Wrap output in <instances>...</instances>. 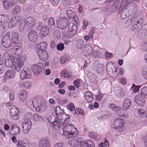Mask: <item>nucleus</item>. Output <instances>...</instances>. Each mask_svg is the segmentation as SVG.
<instances>
[{
    "label": "nucleus",
    "mask_w": 147,
    "mask_h": 147,
    "mask_svg": "<svg viewBox=\"0 0 147 147\" xmlns=\"http://www.w3.org/2000/svg\"><path fill=\"white\" fill-rule=\"evenodd\" d=\"M62 125V130L60 133L62 135H64L66 136L69 135H74L77 136L78 135V132L76 129L75 128L74 125L69 123H64L61 124V125Z\"/></svg>",
    "instance_id": "1"
},
{
    "label": "nucleus",
    "mask_w": 147,
    "mask_h": 147,
    "mask_svg": "<svg viewBox=\"0 0 147 147\" xmlns=\"http://www.w3.org/2000/svg\"><path fill=\"white\" fill-rule=\"evenodd\" d=\"M125 121L121 119H116L112 127L115 130L119 132L124 131L126 129L125 126Z\"/></svg>",
    "instance_id": "2"
},
{
    "label": "nucleus",
    "mask_w": 147,
    "mask_h": 147,
    "mask_svg": "<svg viewBox=\"0 0 147 147\" xmlns=\"http://www.w3.org/2000/svg\"><path fill=\"white\" fill-rule=\"evenodd\" d=\"M109 107L115 111L117 115L123 118H127L128 115L127 113L124 110H121V107L116 106L115 104L111 103L109 105Z\"/></svg>",
    "instance_id": "3"
},
{
    "label": "nucleus",
    "mask_w": 147,
    "mask_h": 147,
    "mask_svg": "<svg viewBox=\"0 0 147 147\" xmlns=\"http://www.w3.org/2000/svg\"><path fill=\"white\" fill-rule=\"evenodd\" d=\"M9 20L7 15L1 14L0 15V32L3 35L5 33V27L4 23H6Z\"/></svg>",
    "instance_id": "4"
},
{
    "label": "nucleus",
    "mask_w": 147,
    "mask_h": 147,
    "mask_svg": "<svg viewBox=\"0 0 147 147\" xmlns=\"http://www.w3.org/2000/svg\"><path fill=\"white\" fill-rule=\"evenodd\" d=\"M10 32H8L3 36L2 41L1 44L5 48H9L11 45L12 41L10 38Z\"/></svg>",
    "instance_id": "5"
},
{
    "label": "nucleus",
    "mask_w": 147,
    "mask_h": 147,
    "mask_svg": "<svg viewBox=\"0 0 147 147\" xmlns=\"http://www.w3.org/2000/svg\"><path fill=\"white\" fill-rule=\"evenodd\" d=\"M93 49L91 44H86L82 49V54L84 56L88 57L90 56L93 51Z\"/></svg>",
    "instance_id": "6"
},
{
    "label": "nucleus",
    "mask_w": 147,
    "mask_h": 147,
    "mask_svg": "<svg viewBox=\"0 0 147 147\" xmlns=\"http://www.w3.org/2000/svg\"><path fill=\"white\" fill-rule=\"evenodd\" d=\"M20 112L18 109L15 106H13L10 110L9 114L11 117L15 120L19 118Z\"/></svg>",
    "instance_id": "7"
},
{
    "label": "nucleus",
    "mask_w": 147,
    "mask_h": 147,
    "mask_svg": "<svg viewBox=\"0 0 147 147\" xmlns=\"http://www.w3.org/2000/svg\"><path fill=\"white\" fill-rule=\"evenodd\" d=\"M67 18L65 16L59 19L57 23L58 27L61 29H65L67 24Z\"/></svg>",
    "instance_id": "8"
},
{
    "label": "nucleus",
    "mask_w": 147,
    "mask_h": 147,
    "mask_svg": "<svg viewBox=\"0 0 147 147\" xmlns=\"http://www.w3.org/2000/svg\"><path fill=\"white\" fill-rule=\"evenodd\" d=\"M135 99L136 103L140 106H143L146 102V97L141 93L137 95Z\"/></svg>",
    "instance_id": "9"
},
{
    "label": "nucleus",
    "mask_w": 147,
    "mask_h": 147,
    "mask_svg": "<svg viewBox=\"0 0 147 147\" xmlns=\"http://www.w3.org/2000/svg\"><path fill=\"white\" fill-rule=\"evenodd\" d=\"M66 12L67 16L70 19L72 18L73 22H74L76 24H78L79 22L78 18L74 11L70 9H68L66 11Z\"/></svg>",
    "instance_id": "10"
},
{
    "label": "nucleus",
    "mask_w": 147,
    "mask_h": 147,
    "mask_svg": "<svg viewBox=\"0 0 147 147\" xmlns=\"http://www.w3.org/2000/svg\"><path fill=\"white\" fill-rule=\"evenodd\" d=\"M34 101L35 110L39 112L42 108V103L41 100L38 96H35L33 98Z\"/></svg>",
    "instance_id": "11"
},
{
    "label": "nucleus",
    "mask_w": 147,
    "mask_h": 147,
    "mask_svg": "<svg viewBox=\"0 0 147 147\" xmlns=\"http://www.w3.org/2000/svg\"><path fill=\"white\" fill-rule=\"evenodd\" d=\"M32 124L31 121L30 120H27L23 122L22 125L23 133L27 134L31 128Z\"/></svg>",
    "instance_id": "12"
},
{
    "label": "nucleus",
    "mask_w": 147,
    "mask_h": 147,
    "mask_svg": "<svg viewBox=\"0 0 147 147\" xmlns=\"http://www.w3.org/2000/svg\"><path fill=\"white\" fill-rule=\"evenodd\" d=\"M79 144L81 147H95L93 142L91 140H84L81 138Z\"/></svg>",
    "instance_id": "13"
},
{
    "label": "nucleus",
    "mask_w": 147,
    "mask_h": 147,
    "mask_svg": "<svg viewBox=\"0 0 147 147\" xmlns=\"http://www.w3.org/2000/svg\"><path fill=\"white\" fill-rule=\"evenodd\" d=\"M21 18L20 16H16L12 17L8 24L9 28H11L16 26L18 24Z\"/></svg>",
    "instance_id": "14"
},
{
    "label": "nucleus",
    "mask_w": 147,
    "mask_h": 147,
    "mask_svg": "<svg viewBox=\"0 0 147 147\" xmlns=\"http://www.w3.org/2000/svg\"><path fill=\"white\" fill-rule=\"evenodd\" d=\"M14 65L12 66V69L15 71L19 72L21 68L24 65L23 61L20 58L18 59L16 61H15Z\"/></svg>",
    "instance_id": "15"
},
{
    "label": "nucleus",
    "mask_w": 147,
    "mask_h": 147,
    "mask_svg": "<svg viewBox=\"0 0 147 147\" xmlns=\"http://www.w3.org/2000/svg\"><path fill=\"white\" fill-rule=\"evenodd\" d=\"M28 37L30 41L34 42L37 39L38 34L35 31L32 30L29 31L28 34Z\"/></svg>",
    "instance_id": "16"
},
{
    "label": "nucleus",
    "mask_w": 147,
    "mask_h": 147,
    "mask_svg": "<svg viewBox=\"0 0 147 147\" xmlns=\"http://www.w3.org/2000/svg\"><path fill=\"white\" fill-rule=\"evenodd\" d=\"M77 24L75 23L74 22H71L69 24L68 30L70 32V34L74 35L77 33L78 28L76 24Z\"/></svg>",
    "instance_id": "17"
},
{
    "label": "nucleus",
    "mask_w": 147,
    "mask_h": 147,
    "mask_svg": "<svg viewBox=\"0 0 147 147\" xmlns=\"http://www.w3.org/2000/svg\"><path fill=\"white\" fill-rule=\"evenodd\" d=\"M38 145L39 147H50L51 144L47 138H42L39 140Z\"/></svg>",
    "instance_id": "18"
},
{
    "label": "nucleus",
    "mask_w": 147,
    "mask_h": 147,
    "mask_svg": "<svg viewBox=\"0 0 147 147\" xmlns=\"http://www.w3.org/2000/svg\"><path fill=\"white\" fill-rule=\"evenodd\" d=\"M37 53L39 55L40 59L43 61L47 60L49 57L48 53L45 50H38Z\"/></svg>",
    "instance_id": "19"
},
{
    "label": "nucleus",
    "mask_w": 147,
    "mask_h": 147,
    "mask_svg": "<svg viewBox=\"0 0 147 147\" xmlns=\"http://www.w3.org/2000/svg\"><path fill=\"white\" fill-rule=\"evenodd\" d=\"M20 132V128L17 125H14L11 127L9 131V134L11 135L18 134Z\"/></svg>",
    "instance_id": "20"
},
{
    "label": "nucleus",
    "mask_w": 147,
    "mask_h": 147,
    "mask_svg": "<svg viewBox=\"0 0 147 147\" xmlns=\"http://www.w3.org/2000/svg\"><path fill=\"white\" fill-rule=\"evenodd\" d=\"M15 59L13 56L9 57L7 59H5V64L7 67H11L14 65Z\"/></svg>",
    "instance_id": "21"
},
{
    "label": "nucleus",
    "mask_w": 147,
    "mask_h": 147,
    "mask_svg": "<svg viewBox=\"0 0 147 147\" xmlns=\"http://www.w3.org/2000/svg\"><path fill=\"white\" fill-rule=\"evenodd\" d=\"M32 71L34 74H40L41 72L44 73L45 69H42L41 67L36 65H33L31 67Z\"/></svg>",
    "instance_id": "22"
},
{
    "label": "nucleus",
    "mask_w": 147,
    "mask_h": 147,
    "mask_svg": "<svg viewBox=\"0 0 147 147\" xmlns=\"http://www.w3.org/2000/svg\"><path fill=\"white\" fill-rule=\"evenodd\" d=\"M147 36V30L144 28L140 29L137 33V37L140 39H143Z\"/></svg>",
    "instance_id": "23"
},
{
    "label": "nucleus",
    "mask_w": 147,
    "mask_h": 147,
    "mask_svg": "<svg viewBox=\"0 0 147 147\" xmlns=\"http://www.w3.org/2000/svg\"><path fill=\"white\" fill-rule=\"evenodd\" d=\"M135 113L137 116H140L145 118H147V114L143 109H136L135 110Z\"/></svg>",
    "instance_id": "24"
},
{
    "label": "nucleus",
    "mask_w": 147,
    "mask_h": 147,
    "mask_svg": "<svg viewBox=\"0 0 147 147\" xmlns=\"http://www.w3.org/2000/svg\"><path fill=\"white\" fill-rule=\"evenodd\" d=\"M84 97L86 101L90 102L94 99L93 94L89 91H86L84 94Z\"/></svg>",
    "instance_id": "25"
},
{
    "label": "nucleus",
    "mask_w": 147,
    "mask_h": 147,
    "mask_svg": "<svg viewBox=\"0 0 147 147\" xmlns=\"http://www.w3.org/2000/svg\"><path fill=\"white\" fill-rule=\"evenodd\" d=\"M35 24V20L33 18L29 17L26 19V24L28 27L32 28L34 27Z\"/></svg>",
    "instance_id": "26"
},
{
    "label": "nucleus",
    "mask_w": 147,
    "mask_h": 147,
    "mask_svg": "<svg viewBox=\"0 0 147 147\" xmlns=\"http://www.w3.org/2000/svg\"><path fill=\"white\" fill-rule=\"evenodd\" d=\"M51 118L52 119V117H49L48 119V121L49 123H52V125L53 127L55 128L56 129H58L59 128L60 126L62 127V125H61V124H59V121L60 120V118L58 119V121L55 120L54 121H52V120H50V118Z\"/></svg>",
    "instance_id": "27"
},
{
    "label": "nucleus",
    "mask_w": 147,
    "mask_h": 147,
    "mask_svg": "<svg viewBox=\"0 0 147 147\" xmlns=\"http://www.w3.org/2000/svg\"><path fill=\"white\" fill-rule=\"evenodd\" d=\"M49 32V28L47 25L43 26L40 32V35L41 36H45L48 35Z\"/></svg>",
    "instance_id": "28"
},
{
    "label": "nucleus",
    "mask_w": 147,
    "mask_h": 147,
    "mask_svg": "<svg viewBox=\"0 0 147 147\" xmlns=\"http://www.w3.org/2000/svg\"><path fill=\"white\" fill-rule=\"evenodd\" d=\"M131 105V102L130 100L128 99H125L123 104V109H122V110H125L126 112H127H127L126 110H128L129 108Z\"/></svg>",
    "instance_id": "29"
},
{
    "label": "nucleus",
    "mask_w": 147,
    "mask_h": 147,
    "mask_svg": "<svg viewBox=\"0 0 147 147\" xmlns=\"http://www.w3.org/2000/svg\"><path fill=\"white\" fill-rule=\"evenodd\" d=\"M47 43L45 41L41 42L37 45V48L38 49V50H44L47 48Z\"/></svg>",
    "instance_id": "30"
},
{
    "label": "nucleus",
    "mask_w": 147,
    "mask_h": 147,
    "mask_svg": "<svg viewBox=\"0 0 147 147\" xmlns=\"http://www.w3.org/2000/svg\"><path fill=\"white\" fill-rule=\"evenodd\" d=\"M80 138H78L76 139H73L69 141L68 143L71 146H77L79 144H80Z\"/></svg>",
    "instance_id": "31"
},
{
    "label": "nucleus",
    "mask_w": 147,
    "mask_h": 147,
    "mask_svg": "<svg viewBox=\"0 0 147 147\" xmlns=\"http://www.w3.org/2000/svg\"><path fill=\"white\" fill-rule=\"evenodd\" d=\"M11 39L13 44H16L18 42V34L15 32H12L11 33Z\"/></svg>",
    "instance_id": "32"
},
{
    "label": "nucleus",
    "mask_w": 147,
    "mask_h": 147,
    "mask_svg": "<svg viewBox=\"0 0 147 147\" xmlns=\"http://www.w3.org/2000/svg\"><path fill=\"white\" fill-rule=\"evenodd\" d=\"M34 102L33 98L32 100H29L27 101L26 103L28 107L33 111L35 110L34 107H35V106H34L35 104L34 103Z\"/></svg>",
    "instance_id": "33"
},
{
    "label": "nucleus",
    "mask_w": 147,
    "mask_h": 147,
    "mask_svg": "<svg viewBox=\"0 0 147 147\" xmlns=\"http://www.w3.org/2000/svg\"><path fill=\"white\" fill-rule=\"evenodd\" d=\"M27 96V93L26 91L23 90L20 92L19 97L20 100L23 101H24Z\"/></svg>",
    "instance_id": "34"
},
{
    "label": "nucleus",
    "mask_w": 147,
    "mask_h": 147,
    "mask_svg": "<svg viewBox=\"0 0 147 147\" xmlns=\"http://www.w3.org/2000/svg\"><path fill=\"white\" fill-rule=\"evenodd\" d=\"M140 87V86H136L134 84H133L131 87L130 91L132 92L131 93L138 92Z\"/></svg>",
    "instance_id": "35"
},
{
    "label": "nucleus",
    "mask_w": 147,
    "mask_h": 147,
    "mask_svg": "<svg viewBox=\"0 0 147 147\" xmlns=\"http://www.w3.org/2000/svg\"><path fill=\"white\" fill-rule=\"evenodd\" d=\"M21 11V7L18 5H16L12 10V13L13 14H17L19 13Z\"/></svg>",
    "instance_id": "36"
},
{
    "label": "nucleus",
    "mask_w": 147,
    "mask_h": 147,
    "mask_svg": "<svg viewBox=\"0 0 147 147\" xmlns=\"http://www.w3.org/2000/svg\"><path fill=\"white\" fill-rule=\"evenodd\" d=\"M70 59V57L68 55H65L62 57L60 60L61 63L64 64Z\"/></svg>",
    "instance_id": "37"
},
{
    "label": "nucleus",
    "mask_w": 147,
    "mask_h": 147,
    "mask_svg": "<svg viewBox=\"0 0 147 147\" xmlns=\"http://www.w3.org/2000/svg\"><path fill=\"white\" fill-rule=\"evenodd\" d=\"M31 86L32 83L29 81L25 82L20 85L21 87H24L28 89L30 88Z\"/></svg>",
    "instance_id": "38"
},
{
    "label": "nucleus",
    "mask_w": 147,
    "mask_h": 147,
    "mask_svg": "<svg viewBox=\"0 0 147 147\" xmlns=\"http://www.w3.org/2000/svg\"><path fill=\"white\" fill-rule=\"evenodd\" d=\"M92 56L94 58H96V57L102 58L103 56V54L100 51L97 50L94 51Z\"/></svg>",
    "instance_id": "39"
},
{
    "label": "nucleus",
    "mask_w": 147,
    "mask_h": 147,
    "mask_svg": "<svg viewBox=\"0 0 147 147\" xmlns=\"http://www.w3.org/2000/svg\"><path fill=\"white\" fill-rule=\"evenodd\" d=\"M25 23L24 20H21L19 25V30L20 32H22L25 26Z\"/></svg>",
    "instance_id": "40"
},
{
    "label": "nucleus",
    "mask_w": 147,
    "mask_h": 147,
    "mask_svg": "<svg viewBox=\"0 0 147 147\" xmlns=\"http://www.w3.org/2000/svg\"><path fill=\"white\" fill-rule=\"evenodd\" d=\"M31 115L33 117L34 120L35 121H39L42 119L41 116L36 114H34L33 116L32 115Z\"/></svg>",
    "instance_id": "41"
},
{
    "label": "nucleus",
    "mask_w": 147,
    "mask_h": 147,
    "mask_svg": "<svg viewBox=\"0 0 147 147\" xmlns=\"http://www.w3.org/2000/svg\"><path fill=\"white\" fill-rule=\"evenodd\" d=\"M84 44V42L81 39L78 40L77 42V47L79 49L82 48Z\"/></svg>",
    "instance_id": "42"
},
{
    "label": "nucleus",
    "mask_w": 147,
    "mask_h": 147,
    "mask_svg": "<svg viewBox=\"0 0 147 147\" xmlns=\"http://www.w3.org/2000/svg\"><path fill=\"white\" fill-rule=\"evenodd\" d=\"M118 7V5L115 3L113 4L112 6L110 7V12L113 13L115 12Z\"/></svg>",
    "instance_id": "43"
},
{
    "label": "nucleus",
    "mask_w": 147,
    "mask_h": 147,
    "mask_svg": "<svg viewBox=\"0 0 147 147\" xmlns=\"http://www.w3.org/2000/svg\"><path fill=\"white\" fill-rule=\"evenodd\" d=\"M55 110L56 114L57 116L59 113H62L64 112L63 109H61L60 107L59 106L56 107Z\"/></svg>",
    "instance_id": "44"
},
{
    "label": "nucleus",
    "mask_w": 147,
    "mask_h": 147,
    "mask_svg": "<svg viewBox=\"0 0 147 147\" xmlns=\"http://www.w3.org/2000/svg\"><path fill=\"white\" fill-rule=\"evenodd\" d=\"M31 76L30 74H20V78L22 80L30 78Z\"/></svg>",
    "instance_id": "45"
},
{
    "label": "nucleus",
    "mask_w": 147,
    "mask_h": 147,
    "mask_svg": "<svg viewBox=\"0 0 147 147\" xmlns=\"http://www.w3.org/2000/svg\"><path fill=\"white\" fill-rule=\"evenodd\" d=\"M63 117H64V121L63 123H64L65 122V123H69L70 122V116L68 114H63Z\"/></svg>",
    "instance_id": "46"
},
{
    "label": "nucleus",
    "mask_w": 147,
    "mask_h": 147,
    "mask_svg": "<svg viewBox=\"0 0 147 147\" xmlns=\"http://www.w3.org/2000/svg\"><path fill=\"white\" fill-rule=\"evenodd\" d=\"M49 24L50 26L54 27L55 26V22L54 19L52 17L49 18Z\"/></svg>",
    "instance_id": "47"
},
{
    "label": "nucleus",
    "mask_w": 147,
    "mask_h": 147,
    "mask_svg": "<svg viewBox=\"0 0 147 147\" xmlns=\"http://www.w3.org/2000/svg\"><path fill=\"white\" fill-rule=\"evenodd\" d=\"M57 48L58 50L60 51H62L64 48V44L62 43H60L57 45Z\"/></svg>",
    "instance_id": "48"
},
{
    "label": "nucleus",
    "mask_w": 147,
    "mask_h": 147,
    "mask_svg": "<svg viewBox=\"0 0 147 147\" xmlns=\"http://www.w3.org/2000/svg\"><path fill=\"white\" fill-rule=\"evenodd\" d=\"M62 33L65 37H67L69 36V35H70V34L69 31L68 30H67L65 29H63Z\"/></svg>",
    "instance_id": "49"
},
{
    "label": "nucleus",
    "mask_w": 147,
    "mask_h": 147,
    "mask_svg": "<svg viewBox=\"0 0 147 147\" xmlns=\"http://www.w3.org/2000/svg\"><path fill=\"white\" fill-rule=\"evenodd\" d=\"M75 113L77 115H84L83 111L80 108H77L76 109Z\"/></svg>",
    "instance_id": "50"
},
{
    "label": "nucleus",
    "mask_w": 147,
    "mask_h": 147,
    "mask_svg": "<svg viewBox=\"0 0 147 147\" xmlns=\"http://www.w3.org/2000/svg\"><path fill=\"white\" fill-rule=\"evenodd\" d=\"M53 36L55 38H60L61 37V33L58 30H55L53 32Z\"/></svg>",
    "instance_id": "51"
},
{
    "label": "nucleus",
    "mask_w": 147,
    "mask_h": 147,
    "mask_svg": "<svg viewBox=\"0 0 147 147\" xmlns=\"http://www.w3.org/2000/svg\"><path fill=\"white\" fill-rule=\"evenodd\" d=\"M49 1L54 6H57L59 4L60 0H49Z\"/></svg>",
    "instance_id": "52"
},
{
    "label": "nucleus",
    "mask_w": 147,
    "mask_h": 147,
    "mask_svg": "<svg viewBox=\"0 0 147 147\" xmlns=\"http://www.w3.org/2000/svg\"><path fill=\"white\" fill-rule=\"evenodd\" d=\"M3 3L4 8L6 10L8 9L10 5V3L8 1H5L3 2Z\"/></svg>",
    "instance_id": "53"
},
{
    "label": "nucleus",
    "mask_w": 147,
    "mask_h": 147,
    "mask_svg": "<svg viewBox=\"0 0 147 147\" xmlns=\"http://www.w3.org/2000/svg\"><path fill=\"white\" fill-rule=\"evenodd\" d=\"M67 107L71 111H73L75 110V106L72 103L68 105L67 106Z\"/></svg>",
    "instance_id": "54"
},
{
    "label": "nucleus",
    "mask_w": 147,
    "mask_h": 147,
    "mask_svg": "<svg viewBox=\"0 0 147 147\" xmlns=\"http://www.w3.org/2000/svg\"><path fill=\"white\" fill-rule=\"evenodd\" d=\"M120 16L122 19H125L127 17L126 13L124 11V10H122L120 12Z\"/></svg>",
    "instance_id": "55"
},
{
    "label": "nucleus",
    "mask_w": 147,
    "mask_h": 147,
    "mask_svg": "<svg viewBox=\"0 0 147 147\" xmlns=\"http://www.w3.org/2000/svg\"><path fill=\"white\" fill-rule=\"evenodd\" d=\"M102 12H108V13L107 12V14H109L110 12V6L108 5H107V7H104L102 9Z\"/></svg>",
    "instance_id": "56"
},
{
    "label": "nucleus",
    "mask_w": 147,
    "mask_h": 147,
    "mask_svg": "<svg viewBox=\"0 0 147 147\" xmlns=\"http://www.w3.org/2000/svg\"><path fill=\"white\" fill-rule=\"evenodd\" d=\"M141 93L145 96L147 95V87H144L142 89Z\"/></svg>",
    "instance_id": "57"
},
{
    "label": "nucleus",
    "mask_w": 147,
    "mask_h": 147,
    "mask_svg": "<svg viewBox=\"0 0 147 147\" xmlns=\"http://www.w3.org/2000/svg\"><path fill=\"white\" fill-rule=\"evenodd\" d=\"M141 49L142 51H147V42H144L142 45Z\"/></svg>",
    "instance_id": "58"
},
{
    "label": "nucleus",
    "mask_w": 147,
    "mask_h": 147,
    "mask_svg": "<svg viewBox=\"0 0 147 147\" xmlns=\"http://www.w3.org/2000/svg\"><path fill=\"white\" fill-rule=\"evenodd\" d=\"M14 74H5L4 78L5 79H9L14 78Z\"/></svg>",
    "instance_id": "59"
},
{
    "label": "nucleus",
    "mask_w": 147,
    "mask_h": 147,
    "mask_svg": "<svg viewBox=\"0 0 147 147\" xmlns=\"http://www.w3.org/2000/svg\"><path fill=\"white\" fill-rule=\"evenodd\" d=\"M9 97L10 100H14V96L13 94V91L12 90H9Z\"/></svg>",
    "instance_id": "60"
},
{
    "label": "nucleus",
    "mask_w": 147,
    "mask_h": 147,
    "mask_svg": "<svg viewBox=\"0 0 147 147\" xmlns=\"http://www.w3.org/2000/svg\"><path fill=\"white\" fill-rule=\"evenodd\" d=\"M80 80L78 79L76 80L74 82V85L77 88H78L79 87L80 84Z\"/></svg>",
    "instance_id": "61"
},
{
    "label": "nucleus",
    "mask_w": 147,
    "mask_h": 147,
    "mask_svg": "<svg viewBox=\"0 0 147 147\" xmlns=\"http://www.w3.org/2000/svg\"><path fill=\"white\" fill-rule=\"evenodd\" d=\"M104 95L101 94H99L96 96V98L97 101H100L103 98Z\"/></svg>",
    "instance_id": "62"
},
{
    "label": "nucleus",
    "mask_w": 147,
    "mask_h": 147,
    "mask_svg": "<svg viewBox=\"0 0 147 147\" xmlns=\"http://www.w3.org/2000/svg\"><path fill=\"white\" fill-rule=\"evenodd\" d=\"M62 3L65 6H67L69 5L70 1V0H62Z\"/></svg>",
    "instance_id": "63"
},
{
    "label": "nucleus",
    "mask_w": 147,
    "mask_h": 147,
    "mask_svg": "<svg viewBox=\"0 0 147 147\" xmlns=\"http://www.w3.org/2000/svg\"><path fill=\"white\" fill-rule=\"evenodd\" d=\"M119 82L123 85H125L127 82V80L125 78H121L119 80Z\"/></svg>",
    "instance_id": "64"
}]
</instances>
